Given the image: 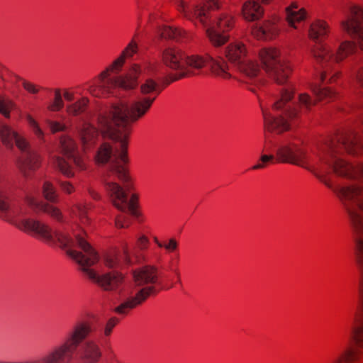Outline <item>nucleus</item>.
<instances>
[{
	"label": "nucleus",
	"mask_w": 363,
	"mask_h": 363,
	"mask_svg": "<svg viewBox=\"0 0 363 363\" xmlns=\"http://www.w3.org/2000/svg\"><path fill=\"white\" fill-rule=\"evenodd\" d=\"M26 121L35 135L39 140H43L44 132L40 127L38 122L35 118H33L30 115H28L26 116Z\"/></svg>",
	"instance_id": "20"
},
{
	"label": "nucleus",
	"mask_w": 363,
	"mask_h": 363,
	"mask_svg": "<svg viewBox=\"0 0 363 363\" xmlns=\"http://www.w3.org/2000/svg\"><path fill=\"white\" fill-rule=\"evenodd\" d=\"M91 255H92V265L95 263V262H97L100 257H99V255H98V253L92 248V252H91Z\"/></svg>",
	"instance_id": "35"
},
{
	"label": "nucleus",
	"mask_w": 363,
	"mask_h": 363,
	"mask_svg": "<svg viewBox=\"0 0 363 363\" xmlns=\"http://www.w3.org/2000/svg\"><path fill=\"white\" fill-rule=\"evenodd\" d=\"M133 278L135 284L142 288L134 296H123L113 310L118 315H128L155 291V284L158 283L157 268L152 265L143 266L133 272Z\"/></svg>",
	"instance_id": "4"
},
{
	"label": "nucleus",
	"mask_w": 363,
	"mask_h": 363,
	"mask_svg": "<svg viewBox=\"0 0 363 363\" xmlns=\"http://www.w3.org/2000/svg\"><path fill=\"white\" fill-rule=\"evenodd\" d=\"M224 52L228 60L238 71L252 79L258 76L259 67L248 58L249 50L242 42L235 41L229 44Z\"/></svg>",
	"instance_id": "8"
},
{
	"label": "nucleus",
	"mask_w": 363,
	"mask_h": 363,
	"mask_svg": "<svg viewBox=\"0 0 363 363\" xmlns=\"http://www.w3.org/2000/svg\"><path fill=\"white\" fill-rule=\"evenodd\" d=\"M123 247L124 260L126 263H129V262H130V253H129L127 243H124Z\"/></svg>",
	"instance_id": "34"
},
{
	"label": "nucleus",
	"mask_w": 363,
	"mask_h": 363,
	"mask_svg": "<svg viewBox=\"0 0 363 363\" xmlns=\"http://www.w3.org/2000/svg\"><path fill=\"white\" fill-rule=\"evenodd\" d=\"M45 123L49 126L51 132L53 133L62 131L65 129V125L57 121L47 119Z\"/></svg>",
	"instance_id": "24"
},
{
	"label": "nucleus",
	"mask_w": 363,
	"mask_h": 363,
	"mask_svg": "<svg viewBox=\"0 0 363 363\" xmlns=\"http://www.w3.org/2000/svg\"><path fill=\"white\" fill-rule=\"evenodd\" d=\"M22 86L28 92L33 94H38L40 89L37 85L25 79H22Z\"/></svg>",
	"instance_id": "27"
},
{
	"label": "nucleus",
	"mask_w": 363,
	"mask_h": 363,
	"mask_svg": "<svg viewBox=\"0 0 363 363\" xmlns=\"http://www.w3.org/2000/svg\"><path fill=\"white\" fill-rule=\"evenodd\" d=\"M357 84L363 89V66L355 72Z\"/></svg>",
	"instance_id": "32"
},
{
	"label": "nucleus",
	"mask_w": 363,
	"mask_h": 363,
	"mask_svg": "<svg viewBox=\"0 0 363 363\" xmlns=\"http://www.w3.org/2000/svg\"><path fill=\"white\" fill-rule=\"evenodd\" d=\"M279 31L275 20L266 21L260 24H257L252 28V34L258 39L269 40L276 37Z\"/></svg>",
	"instance_id": "12"
},
{
	"label": "nucleus",
	"mask_w": 363,
	"mask_h": 363,
	"mask_svg": "<svg viewBox=\"0 0 363 363\" xmlns=\"http://www.w3.org/2000/svg\"><path fill=\"white\" fill-rule=\"evenodd\" d=\"M104 262L106 266L109 268H113L118 264V258L114 255H106L104 257Z\"/></svg>",
	"instance_id": "26"
},
{
	"label": "nucleus",
	"mask_w": 363,
	"mask_h": 363,
	"mask_svg": "<svg viewBox=\"0 0 363 363\" xmlns=\"http://www.w3.org/2000/svg\"><path fill=\"white\" fill-rule=\"evenodd\" d=\"M262 67L268 76L279 84H284L291 72V65L277 48H263L259 52Z\"/></svg>",
	"instance_id": "7"
},
{
	"label": "nucleus",
	"mask_w": 363,
	"mask_h": 363,
	"mask_svg": "<svg viewBox=\"0 0 363 363\" xmlns=\"http://www.w3.org/2000/svg\"><path fill=\"white\" fill-rule=\"evenodd\" d=\"M362 128H363V118H362Z\"/></svg>",
	"instance_id": "40"
},
{
	"label": "nucleus",
	"mask_w": 363,
	"mask_h": 363,
	"mask_svg": "<svg viewBox=\"0 0 363 363\" xmlns=\"http://www.w3.org/2000/svg\"><path fill=\"white\" fill-rule=\"evenodd\" d=\"M92 281L97 284L105 291L121 294L123 289L124 277L122 274L118 272L99 274L92 269Z\"/></svg>",
	"instance_id": "10"
},
{
	"label": "nucleus",
	"mask_w": 363,
	"mask_h": 363,
	"mask_svg": "<svg viewBox=\"0 0 363 363\" xmlns=\"http://www.w3.org/2000/svg\"><path fill=\"white\" fill-rule=\"evenodd\" d=\"M293 92L289 89H282L280 97L273 104L274 111H281L278 115H273L270 112L262 108L265 128L271 132L281 133L289 129V120L296 118L298 112L297 106H291L289 104L292 99Z\"/></svg>",
	"instance_id": "5"
},
{
	"label": "nucleus",
	"mask_w": 363,
	"mask_h": 363,
	"mask_svg": "<svg viewBox=\"0 0 363 363\" xmlns=\"http://www.w3.org/2000/svg\"><path fill=\"white\" fill-rule=\"evenodd\" d=\"M63 96L65 101L68 102V104L74 102V93L72 91L65 89L63 92Z\"/></svg>",
	"instance_id": "33"
},
{
	"label": "nucleus",
	"mask_w": 363,
	"mask_h": 363,
	"mask_svg": "<svg viewBox=\"0 0 363 363\" xmlns=\"http://www.w3.org/2000/svg\"><path fill=\"white\" fill-rule=\"evenodd\" d=\"M261 1L264 3H268L269 1V0H261Z\"/></svg>",
	"instance_id": "39"
},
{
	"label": "nucleus",
	"mask_w": 363,
	"mask_h": 363,
	"mask_svg": "<svg viewBox=\"0 0 363 363\" xmlns=\"http://www.w3.org/2000/svg\"><path fill=\"white\" fill-rule=\"evenodd\" d=\"M43 197L51 203H57L59 201V195L54 185L48 181H45L43 185Z\"/></svg>",
	"instance_id": "15"
},
{
	"label": "nucleus",
	"mask_w": 363,
	"mask_h": 363,
	"mask_svg": "<svg viewBox=\"0 0 363 363\" xmlns=\"http://www.w3.org/2000/svg\"><path fill=\"white\" fill-rule=\"evenodd\" d=\"M137 259L138 262H146L147 261L146 257L142 255L140 256H137Z\"/></svg>",
	"instance_id": "36"
},
{
	"label": "nucleus",
	"mask_w": 363,
	"mask_h": 363,
	"mask_svg": "<svg viewBox=\"0 0 363 363\" xmlns=\"http://www.w3.org/2000/svg\"><path fill=\"white\" fill-rule=\"evenodd\" d=\"M161 35L164 38H169L179 41L184 37L185 32L181 29L172 26H164L161 29Z\"/></svg>",
	"instance_id": "16"
},
{
	"label": "nucleus",
	"mask_w": 363,
	"mask_h": 363,
	"mask_svg": "<svg viewBox=\"0 0 363 363\" xmlns=\"http://www.w3.org/2000/svg\"><path fill=\"white\" fill-rule=\"evenodd\" d=\"M315 104V101L307 94H301L298 96V106L308 111Z\"/></svg>",
	"instance_id": "21"
},
{
	"label": "nucleus",
	"mask_w": 363,
	"mask_h": 363,
	"mask_svg": "<svg viewBox=\"0 0 363 363\" xmlns=\"http://www.w3.org/2000/svg\"><path fill=\"white\" fill-rule=\"evenodd\" d=\"M175 4L185 18L199 21L206 28L213 46L219 48L228 41L229 35L226 32L233 27V18L223 13L216 20H211V11L219 7L217 0H191L189 2L176 0Z\"/></svg>",
	"instance_id": "3"
},
{
	"label": "nucleus",
	"mask_w": 363,
	"mask_h": 363,
	"mask_svg": "<svg viewBox=\"0 0 363 363\" xmlns=\"http://www.w3.org/2000/svg\"><path fill=\"white\" fill-rule=\"evenodd\" d=\"M345 19L341 21L342 30L356 40L363 49V9L357 5L344 9Z\"/></svg>",
	"instance_id": "9"
},
{
	"label": "nucleus",
	"mask_w": 363,
	"mask_h": 363,
	"mask_svg": "<svg viewBox=\"0 0 363 363\" xmlns=\"http://www.w3.org/2000/svg\"><path fill=\"white\" fill-rule=\"evenodd\" d=\"M61 190L67 194H71L75 191L74 186L67 181H62L59 184Z\"/></svg>",
	"instance_id": "29"
},
{
	"label": "nucleus",
	"mask_w": 363,
	"mask_h": 363,
	"mask_svg": "<svg viewBox=\"0 0 363 363\" xmlns=\"http://www.w3.org/2000/svg\"><path fill=\"white\" fill-rule=\"evenodd\" d=\"M286 20L289 24L296 28L295 23L303 21L306 18V12L303 9H299L296 2H293L290 6L286 9Z\"/></svg>",
	"instance_id": "14"
},
{
	"label": "nucleus",
	"mask_w": 363,
	"mask_h": 363,
	"mask_svg": "<svg viewBox=\"0 0 363 363\" xmlns=\"http://www.w3.org/2000/svg\"><path fill=\"white\" fill-rule=\"evenodd\" d=\"M55 165L58 168V169L66 177H70L74 175V172L72 168L68 161L65 159L57 157L55 159Z\"/></svg>",
	"instance_id": "18"
},
{
	"label": "nucleus",
	"mask_w": 363,
	"mask_h": 363,
	"mask_svg": "<svg viewBox=\"0 0 363 363\" xmlns=\"http://www.w3.org/2000/svg\"><path fill=\"white\" fill-rule=\"evenodd\" d=\"M12 106L13 104L11 101L0 99V113L6 117H9Z\"/></svg>",
	"instance_id": "25"
},
{
	"label": "nucleus",
	"mask_w": 363,
	"mask_h": 363,
	"mask_svg": "<svg viewBox=\"0 0 363 363\" xmlns=\"http://www.w3.org/2000/svg\"><path fill=\"white\" fill-rule=\"evenodd\" d=\"M150 244L149 239L145 235L140 236L137 240V247L140 250H145L147 249Z\"/></svg>",
	"instance_id": "28"
},
{
	"label": "nucleus",
	"mask_w": 363,
	"mask_h": 363,
	"mask_svg": "<svg viewBox=\"0 0 363 363\" xmlns=\"http://www.w3.org/2000/svg\"><path fill=\"white\" fill-rule=\"evenodd\" d=\"M311 89L319 100L333 99L335 95L331 89L326 87H321L315 85L313 86Z\"/></svg>",
	"instance_id": "19"
},
{
	"label": "nucleus",
	"mask_w": 363,
	"mask_h": 363,
	"mask_svg": "<svg viewBox=\"0 0 363 363\" xmlns=\"http://www.w3.org/2000/svg\"><path fill=\"white\" fill-rule=\"evenodd\" d=\"M329 32L328 25L318 20L311 25L308 35L315 42L311 49V53L319 70V77L322 82H333L339 74L336 69L338 63L346 56L355 53L357 48L350 41L342 43L337 48L323 43Z\"/></svg>",
	"instance_id": "2"
},
{
	"label": "nucleus",
	"mask_w": 363,
	"mask_h": 363,
	"mask_svg": "<svg viewBox=\"0 0 363 363\" xmlns=\"http://www.w3.org/2000/svg\"><path fill=\"white\" fill-rule=\"evenodd\" d=\"M274 155H262L260 157V161L262 163H257L255 165H254L252 167V169L257 170L263 169L265 167V164L272 162L274 160Z\"/></svg>",
	"instance_id": "23"
},
{
	"label": "nucleus",
	"mask_w": 363,
	"mask_h": 363,
	"mask_svg": "<svg viewBox=\"0 0 363 363\" xmlns=\"http://www.w3.org/2000/svg\"><path fill=\"white\" fill-rule=\"evenodd\" d=\"M66 112L68 116L75 118L82 147L85 152L89 150L91 140L89 99L87 97H82L74 102L67 104Z\"/></svg>",
	"instance_id": "6"
},
{
	"label": "nucleus",
	"mask_w": 363,
	"mask_h": 363,
	"mask_svg": "<svg viewBox=\"0 0 363 363\" xmlns=\"http://www.w3.org/2000/svg\"><path fill=\"white\" fill-rule=\"evenodd\" d=\"M242 15L247 21L259 19L264 13L263 9L255 1H246L242 8Z\"/></svg>",
	"instance_id": "13"
},
{
	"label": "nucleus",
	"mask_w": 363,
	"mask_h": 363,
	"mask_svg": "<svg viewBox=\"0 0 363 363\" xmlns=\"http://www.w3.org/2000/svg\"><path fill=\"white\" fill-rule=\"evenodd\" d=\"M101 356L99 347L92 342V363L96 362Z\"/></svg>",
	"instance_id": "31"
},
{
	"label": "nucleus",
	"mask_w": 363,
	"mask_h": 363,
	"mask_svg": "<svg viewBox=\"0 0 363 363\" xmlns=\"http://www.w3.org/2000/svg\"><path fill=\"white\" fill-rule=\"evenodd\" d=\"M154 241L155 242L157 245V246L159 247H162V242H160L159 240L157 239V238L155 237L154 238Z\"/></svg>",
	"instance_id": "37"
},
{
	"label": "nucleus",
	"mask_w": 363,
	"mask_h": 363,
	"mask_svg": "<svg viewBox=\"0 0 363 363\" xmlns=\"http://www.w3.org/2000/svg\"><path fill=\"white\" fill-rule=\"evenodd\" d=\"M60 143L64 155L80 169H85L86 163L84 158L77 153L76 143L74 140L69 137H63L61 138Z\"/></svg>",
	"instance_id": "11"
},
{
	"label": "nucleus",
	"mask_w": 363,
	"mask_h": 363,
	"mask_svg": "<svg viewBox=\"0 0 363 363\" xmlns=\"http://www.w3.org/2000/svg\"><path fill=\"white\" fill-rule=\"evenodd\" d=\"M178 245V242L174 238H171L167 243L162 244V247L168 252H174L177 250Z\"/></svg>",
	"instance_id": "30"
},
{
	"label": "nucleus",
	"mask_w": 363,
	"mask_h": 363,
	"mask_svg": "<svg viewBox=\"0 0 363 363\" xmlns=\"http://www.w3.org/2000/svg\"><path fill=\"white\" fill-rule=\"evenodd\" d=\"M65 106L62 92L60 89H54V99L47 106V110L50 112L60 111Z\"/></svg>",
	"instance_id": "17"
},
{
	"label": "nucleus",
	"mask_w": 363,
	"mask_h": 363,
	"mask_svg": "<svg viewBox=\"0 0 363 363\" xmlns=\"http://www.w3.org/2000/svg\"><path fill=\"white\" fill-rule=\"evenodd\" d=\"M118 321L119 320L117 318L112 317L109 318L104 325H102L101 331L104 333V335L106 337H108L111 335L113 328L117 325Z\"/></svg>",
	"instance_id": "22"
},
{
	"label": "nucleus",
	"mask_w": 363,
	"mask_h": 363,
	"mask_svg": "<svg viewBox=\"0 0 363 363\" xmlns=\"http://www.w3.org/2000/svg\"><path fill=\"white\" fill-rule=\"evenodd\" d=\"M173 271L174 272L176 275L179 277V273L178 270L177 269H174Z\"/></svg>",
	"instance_id": "38"
},
{
	"label": "nucleus",
	"mask_w": 363,
	"mask_h": 363,
	"mask_svg": "<svg viewBox=\"0 0 363 363\" xmlns=\"http://www.w3.org/2000/svg\"><path fill=\"white\" fill-rule=\"evenodd\" d=\"M137 44L131 41L121 55L104 70L96 78L92 88V96H106L113 94L117 87L123 90L135 89L139 74H143L140 84L139 95L129 105L124 102L113 104L108 109L101 110L92 123V140H111L117 143L115 150L108 143L100 146L96 161L104 164L108 162L103 178L113 205L121 211L116 218V226L128 228L130 225V216H139L136 208L138 196L132 194L128 197L126 191L133 189L131 178L125 164L128 163V125L142 118L151 108L162 88L154 79L169 75L172 82L199 74L203 67L208 66L211 72L224 79L231 77L230 68L222 58L215 59L198 55H187L182 50L167 48L162 54V62H147L143 67L134 64L125 74L117 75L126 57L137 52Z\"/></svg>",
	"instance_id": "1"
}]
</instances>
